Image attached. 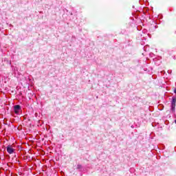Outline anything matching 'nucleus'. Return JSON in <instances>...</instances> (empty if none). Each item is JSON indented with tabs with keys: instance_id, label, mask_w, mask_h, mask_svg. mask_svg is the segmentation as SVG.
<instances>
[{
	"instance_id": "nucleus-1",
	"label": "nucleus",
	"mask_w": 176,
	"mask_h": 176,
	"mask_svg": "<svg viewBox=\"0 0 176 176\" xmlns=\"http://www.w3.org/2000/svg\"><path fill=\"white\" fill-rule=\"evenodd\" d=\"M175 105H176V96L172 97V100L170 102V111L172 113L175 112Z\"/></svg>"
},
{
	"instance_id": "nucleus-2",
	"label": "nucleus",
	"mask_w": 176,
	"mask_h": 176,
	"mask_svg": "<svg viewBox=\"0 0 176 176\" xmlns=\"http://www.w3.org/2000/svg\"><path fill=\"white\" fill-rule=\"evenodd\" d=\"M6 151L8 152V153H9V155H12V153H14L16 149H14L13 148V146L12 145H8L7 147H6Z\"/></svg>"
},
{
	"instance_id": "nucleus-3",
	"label": "nucleus",
	"mask_w": 176,
	"mask_h": 176,
	"mask_svg": "<svg viewBox=\"0 0 176 176\" xmlns=\"http://www.w3.org/2000/svg\"><path fill=\"white\" fill-rule=\"evenodd\" d=\"M21 111V106H20L19 104H16L14 106V112L16 115H19V113H20Z\"/></svg>"
},
{
	"instance_id": "nucleus-4",
	"label": "nucleus",
	"mask_w": 176,
	"mask_h": 176,
	"mask_svg": "<svg viewBox=\"0 0 176 176\" xmlns=\"http://www.w3.org/2000/svg\"><path fill=\"white\" fill-rule=\"evenodd\" d=\"M77 170H79V171H82L83 170V166L80 164L77 165Z\"/></svg>"
},
{
	"instance_id": "nucleus-5",
	"label": "nucleus",
	"mask_w": 176,
	"mask_h": 176,
	"mask_svg": "<svg viewBox=\"0 0 176 176\" xmlns=\"http://www.w3.org/2000/svg\"><path fill=\"white\" fill-rule=\"evenodd\" d=\"M173 91H174L175 94H176V88L174 89Z\"/></svg>"
},
{
	"instance_id": "nucleus-6",
	"label": "nucleus",
	"mask_w": 176,
	"mask_h": 176,
	"mask_svg": "<svg viewBox=\"0 0 176 176\" xmlns=\"http://www.w3.org/2000/svg\"><path fill=\"white\" fill-rule=\"evenodd\" d=\"M175 124H176V120H175Z\"/></svg>"
}]
</instances>
